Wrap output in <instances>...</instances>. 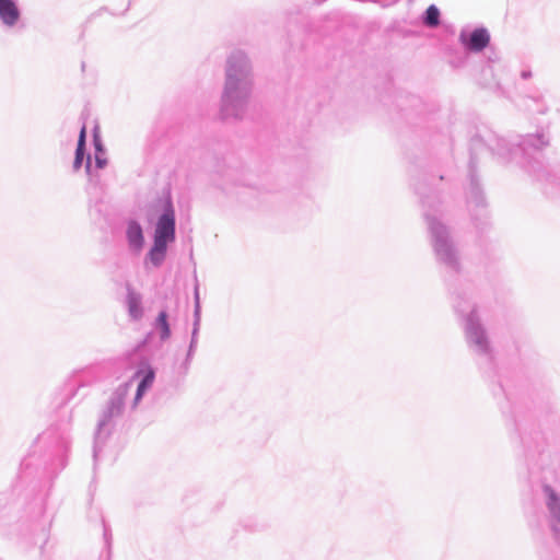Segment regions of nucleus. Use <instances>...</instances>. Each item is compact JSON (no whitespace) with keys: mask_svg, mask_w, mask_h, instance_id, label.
I'll list each match as a JSON object with an SVG mask.
<instances>
[{"mask_svg":"<svg viewBox=\"0 0 560 560\" xmlns=\"http://www.w3.org/2000/svg\"><path fill=\"white\" fill-rule=\"evenodd\" d=\"M175 237V215L171 205L167 203L165 212L160 217L155 233L154 245L149 256L154 265H159L165 256L168 242H173Z\"/></svg>","mask_w":560,"mask_h":560,"instance_id":"f257e3e1","label":"nucleus"},{"mask_svg":"<svg viewBox=\"0 0 560 560\" xmlns=\"http://www.w3.org/2000/svg\"><path fill=\"white\" fill-rule=\"evenodd\" d=\"M460 38L462 43L471 51H481L490 43V35L486 28H476L469 38H464V35Z\"/></svg>","mask_w":560,"mask_h":560,"instance_id":"f03ea898","label":"nucleus"},{"mask_svg":"<svg viewBox=\"0 0 560 560\" xmlns=\"http://www.w3.org/2000/svg\"><path fill=\"white\" fill-rule=\"evenodd\" d=\"M20 18V11L13 0H0V19L9 26H13Z\"/></svg>","mask_w":560,"mask_h":560,"instance_id":"7ed1b4c3","label":"nucleus"},{"mask_svg":"<svg viewBox=\"0 0 560 560\" xmlns=\"http://www.w3.org/2000/svg\"><path fill=\"white\" fill-rule=\"evenodd\" d=\"M129 243L137 249L141 248L143 244V234L141 226L138 223L131 222L127 230Z\"/></svg>","mask_w":560,"mask_h":560,"instance_id":"20e7f679","label":"nucleus"},{"mask_svg":"<svg viewBox=\"0 0 560 560\" xmlns=\"http://www.w3.org/2000/svg\"><path fill=\"white\" fill-rule=\"evenodd\" d=\"M127 304L130 316L133 319H139L142 316L140 296L136 292L130 291L128 293Z\"/></svg>","mask_w":560,"mask_h":560,"instance_id":"39448f33","label":"nucleus"},{"mask_svg":"<svg viewBox=\"0 0 560 560\" xmlns=\"http://www.w3.org/2000/svg\"><path fill=\"white\" fill-rule=\"evenodd\" d=\"M547 492L549 494L548 506H549L551 513L553 514V516L557 518V521L560 524V500L556 495V493L553 492L552 489L547 488Z\"/></svg>","mask_w":560,"mask_h":560,"instance_id":"423d86ee","label":"nucleus"},{"mask_svg":"<svg viewBox=\"0 0 560 560\" xmlns=\"http://www.w3.org/2000/svg\"><path fill=\"white\" fill-rule=\"evenodd\" d=\"M156 325L161 330V338L166 339L171 335L170 325L167 323V315L165 312H161L156 319Z\"/></svg>","mask_w":560,"mask_h":560,"instance_id":"0eeeda50","label":"nucleus"},{"mask_svg":"<svg viewBox=\"0 0 560 560\" xmlns=\"http://www.w3.org/2000/svg\"><path fill=\"white\" fill-rule=\"evenodd\" d=\"M439 18H440L439 9L433 4L430 5L425 12V23L429 26H436L440 23Z\"/></svg>","mask_w":560,"mask_h":560,"instance_id":"6e6552de","label":"nucleus"},{"mask_svg":"<svg viewBox=\"0 0 560 560\" xmlns=\"http://www.w3.org/2000/svg\"><path fill=\"white\" fill-rule=\"evenodd\" d=\"M153 380H154V372L149 371L148 374L144 376V378L141 381V383L138 386L137 396H136L137 400L140 399L141 396L143 395L144 390L149 386H151V384L153 383Z\"/></svg>","mask_w":560,"mask_h":560,"instance_id":"1a4fd4ad","label":"nucleus"},{"mask_svg":"<svg viewBox=\"0 0 560 560\" xmlns=\"http://www.w3.org/2000/svg\"><path fill=\"white\" fill-rule=\"evenodd\" d=\"M82 160H83V149L77 148L74 166L80 167Z\"/></svg>","mask_w":560,"mask_h":560,"instance_id":"9d476101","label":"nucleus"},{"mask_svg":"<svg viewBox=\"0 0 560 560\" xmlns=\"http://www.w3.org/2000/svg\"><path fill=\"white\" fill-rule=\"evenodd\" d=\"M85 127H83L81 129V132H80V137H79V142H78V148L80 149H84V143H85Z\"/></svg>","mask_w":560,"mask_h":560,"instance_id":"9b49d317","label":"nucleus"}]
</instances>
